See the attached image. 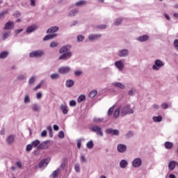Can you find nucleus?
Listing matches in <instances>:
<instances>
[{
	"mask_svg": "<svg viewBox=\"0 0 178 178\" xmlns=\"http://www.w3.org/2000/svg\"><path fill=\"white\" fill-rule=\"evenodd\" d=\"M120 115L121 116H126V115H133L134 113V110L131 108V106L130 104H127L125 106H121L120 105Z\"/></svg>",
	"mask_w": 178,
	"mask_h": 178,
	"instance_id": "nucleus-1",
	"label": "nucleus"
},
{
	"mask_svg": "<svg viewBox=\"0 0 178 178\" xmlns=\"http://www.w3.org/2000/svg\"><path fill=\"white\" fill-rule=\"evenodd\" d=\"M165 66V63L160 59H156L152 66V70L159 72Z\"/></svg>",
	"mask_w": 178,
	"mask_h": 178,
	"instance_id": "nucleus-2",
	"label": "nucleus"
},
{
	"mask_svg": "<svg viewBox=\"0 0 178 178\" xmlns=\"http://www.w3.org/2000/svg\"><path fill=\"white\" fill-rule=\"evenodd\" d=\"M114 66L118 69L119 72H123L124 70V59H120L115 62Z\"/></svg>",
	"mask_w": 178,
	"mask_h": 178,
	"instance_id": "nucleus-3",
	"label": "nucleus"
},
{
	"mask_svg": "<svg viewBox=\"0 0 178 178\" xmlns=\"http://www.w3.org/2000/svg\"><path fill=\"white\" fill-rule=\"evenodd\" d=\"M131 165L135 169H138L143 165V159L140 157H136L133 159Z\"/></svg>",
	"mask_w": 178,
	"mask_h": 178,
	"instance_id": "nucleus-4",
	"label": "nucleus"
},
{
	"mask_svg": "<svg viewBox=\"0 0 178 178\" xmlns=\"http://www.w3.org/2000/svg\"><path fill=\"white\" fill-rule=\"evenodd\" d=\"M112 108H113V111H114L113 118H115V119H118V118H119L120 116H122L120 115L121 113L120 104H114Z\"/></svg>",
	"mask_w": 178,
	"mask_h": 178,
	"instance_id": "nucleus-5",
	"label": "nucleus"
},
{
	"mask_svg": "<svg viewBox=\"0 0 178 178\" xmlns=\"http://www.w3.org/2000/svg\"><path fill=\"white\" fill-rule=\"evenodd\" d=\"M41 56H44V51L42 50L33 51L29 54V58H41Z\"/></svg>",
	"mask_w": 178,
	"mask_h": 178,
	"instance_id": "nucleus-6",
	"label": "nucleus"
},
{
	"mask_svg": "<svg viewBox=\"0 0 178 178\" xmlns=\"http://www.w3.org/2000/svg\"><path fill=\"white\" fill-rule=\"evenodd\" d=\"M90 130L93 131V133H96L97 136H100V137L104 136V132L102 131V128H101V127L95 125L90 127Z\"/></svg>",
	"mask_w": 178,
	"mask_h": 178,
	"instance_id": "nucleus-7",
	"label": "nucleus"
},
{
	"mask_svg": "<svg viewBox=\"0 0 178 178\" xmlns=\"http://www.w3.org/2000/svg\"><path fill=\"white\" fill-rule=\"evenodd\" d=\"M62 54L63 55H60L58 58L59 60H67L68 59H70L72 56H73V52L72 51H67Z\"/></svg>",
	"mask_w": 178,
	"mask_h": 178,
	"instance_id": "nucleus-8",
	"label": "nucleus"
},
{
	"mask_svg": "<svg viewBox=\"0 0 178 178\" xmlns=\"http://www.w3.org/2000/svg\"><path fill=\"white\" fill-rule=\"evenodd\" d=\"M58 73L60 74H68V73H70L72 72V68L69 66H63L61 67H59L58 69Z\"/></svg>",
	"mask_w": 178,
	"mask_h": 178,
	"instance_id": "nucleus-9",
	"label": "nucleus"
},
{
	"mask_svg": "<svg viewBox=\"0 0 178 178\" xmlns=\"http://www.w3.org/2000/svg\"><path fill=\"white\" fill-rule=\"evenodd\" d=\"M168 167L170 172H173L176 168H178V162L175 160H172L168 163Z\"/></svg>",
	"mask_w": 178,
	"mask_h": 178,
	"instance_id": "nucleus-10",
	"label": "nucleus"
},
{
	"mask_svg": "<svg viewBox=\"0 0 178 178\" xmlns=\"http://www.w3.org/2000/svg\"><path fill=\"white\" fill-rule=\"evenodd\" d=\"M129 54L130 51H129V49H122L118 51V56H120V58H127Z\"/></svg>",
	"mask_w": 178,
	"mask_h": 178,
	"instance_id": "nucleus-11",
	"label": "nucleus"
},
{
	"mask_svg": "<svg viewBox=\"0 0 178 178\" xmlns=\"http://www.w3.org/2000/svg\"><path fill=\"white\" fill-rule=\"evenodd\" d=\"M102 37V34L101 33H94V34H90L88 35V38L89 41L93 42V41H97V40H99Z\"/></svg>",
	"mask_w": 178,
	"mask_h": 178,
	"instance_id": "nucleus-12",
	"label": "nucleus"
},
{
	"mask_svg": "<svg viewBox=\"0 0 178 178\" xmlns=\"http://www.w3.org/2000/svg\"><path fill=\"white\" fill-rule=\"evenodd\" d=\"M50 143V140H45L42 142L37 147V149H47V148L49 147Z\"/></svg>",
	"mask_w": 178,
	"mask_h": 178,
	"instance_id": "nucleus-13",
	"label": "nucleus"
},
{
	"mask_svg": "<svg viewBox=\"0 0 178 178\" xmlns=\"http://www.w3.org/2000/svg\"><path fill=\"white\" fill-rule=\"evenodd\" d=\"M117 151L120 154H124L127 151V146L124 144L120 143L117 145Z\"/></svg>",
	"mask_w": 178,
	"mask_h": 178,
	"instance_id": "nucleus-14",
	"label": "nucleus"
},
{
	"mask_svg": "<svg viewBox=\"0 0 178 178\" xmlns=\"http://www.w3.org/2000/svg\"><path fill=\"white\" fill-rule=\"evenodd\" d=\"M136 41H138V42H145L149 40V35H143L140 36H138L136 38Z\"/></svg>",
	"mask_w": 178,
	"mask_h": 178,
	"instance_id": "nucleus-15",
	"label": "nucleus"
},
{
	"mask_svg": "<svg viewBox=\"0 0 178 178\" xmlns=\"http://www.w3.org/2000/svg\"><path fill=\"white\" fill-rule=\"evenodd\" d=\"M70 49H72V45H64L63 46L60 50V54H65L66 52H70Z\"/></svg>",
	"mask_w": 178,
	"mask_h": 178,
	"instance_id": "nucleus-16",
	"label": "nucleus"
},
{
	"mask_svg": "<svg viewBox=\"0 0 178 178\" xmlns=\"http://www.w3.org/2000/svg\"><path fill=\"white\" fill-rule=\"evenodd\" d=\"M37 29H38V27L37 26L36 24L31 25V26L27 27V29L26 30V33L27 34H30L31 33H34V31H35V30H37Z\"/></svg>",
	"mask_w": 178,
	"mask_h": 178,
	"instance_id": "nucleus-17",
	"label": "nucleus"
},
{
	"mask_svg": "<svg viewBox=\"0 0 178 178\" xmlns=\"http://www.w3.org/2000/svg\"><path fill=\"white\" fill-rule=\"evenodd\" d=\"M59 31V27L54 26H51L47 31V34H55V33H57V31Z\"/></svg>",
	"mask_w": 178,
	"mask_h": 178,
	"instance_id": "nucleus-18",
	"label": "nucleus"
},
{
	"mask_svg": "<svg viewBox=\"0 0 178 178\" xmlns=\"http://www.w3.org/2000/svg\"><path fill=\"white\" fill-rule=\"evenodd\" d=\"M15 27V24L11 22L8 21L7 23L5 24L3 30H12Z\"/></svg>",
	"mask_w": 178,
	"mask_h": 178,
	"instance_id": "nucleus-19",
	"label": "nucleus"
},
{
	"mask_svg": "<svg viewBox=\"0 0 178 178\" xmlns=\"http://www.w3.org/2000/svg\"><path fill=\"white\" fill-rule=\"evenodd\" d=\"M6 143L8 144V145H12L13 143H15V135H9L7 136Z\"/></svg>",
	"mask_w": 178,
	"mask_h": 178,
	"instance_id": "nucleus-20",
	"label": "nucleus"
},
{
	"mask_svg": "<svg viewBox=\"0 0 178 178\" xmlns=\"http://www.w3.org/2000/svg\"><path fill=\"white\" fill-rule=\"evenodd\" d=\"M48 163H49V159H46L44 160L40 161L39 163V168H47L48 166Z\"/></svg>",
	"mask_w": 178,
	"mask_h": 178,
	"instance_id": "nucleus-21",
	"label": "nucleus"
},
{
	"mask_svg": "<svg viewBox=\"0 0 178 178\" xmlns=\"http://www.w3.org/2000/svg\"><path fill=\"white\" fill-rule=\"evenodd\" d=\"M163 120V118H162V115H154L152 117V121L154 123H161Z\"/></svg>",
	"mask_w": 178,
	"mask_h": 178,
	"instance_id": "nucleus-22",
	"label": "nucleus"
},
{
	"mask_svg": "<svg viewBox=\"0 0 178 178\" xmlns=\"http://www.w3.org/2000/svg\"><path fill=\"white\" fill-rule=\"evenodd\" d=\"M127 166H129V161H127V160L122 159L120 161V167L121 168V169H126Z\"/></svg>",
	"mask_w": 178,
	"mask_h": 178,
	"instance_id": "nucleus-23",
	"label": "nucleus"
},
{
	"mask_svg": "<svg viewBox=\"0 0 178 178\" xmlns=\"http://www.w3.org/2000/svg\"><path fill=\"white\" fill-rule=\"evenodd\" d=\"M57 36L58 34L56 33L48 34L43 38V41H48L49 40H52L53 38H55V37Z\"/></svg>",
	"mask_w": 178,
	"mask_h": 178,
	"instance_id": "nucleus-24",
	"label": "nucleus"
},
{
	"mask_svg": "<svg viewBox=\"0 0 178 178\" xmlns=\"http://www.w3.org/2000/svg\"><path fill=\"white\" fill-rule=\"evenodd\" d=\"M60 109L62 111L63 115H67L69 110L67 109V106L66 104H60Z\"/></svg>",
	"mask_w": 178,
	"mask_h": 178,
	"instance_id": "nucleus-25",
	"label": "nucleus"
},
{
	"mask_svg": "<svg viewBox=\"0 0 178 178\" xmlns=\"http://www.w3.org/2000/svg\"><path fill=\"white\" fill-rule=\"evenodd\" d=\"M165 149H172L173 148V142L166 141L164 143Z\"/></svg>",
	"mask_w": 178,
	"mask_h": 178,
	"instance_id": "nucleus-26",
	"label": "nucleus"
},
{
	"mask_svg": "<svg viewBox=\"0 0 178 178\" xmlns=\"http://www.w3.org/2000/svg\"><path fill=\"white\" fill-rule=\"evenodd\" d=\"M74 86V81L73 79H67L65 82V86L67 88H72Z\"/></svg>",
	"mask_w": 178,
	"mask_h": 178,
	"instance_id": "nucleus-27",
	"label": "nucleus"
},
{
	"mask_svg": "<svg viewBox=\"0 0 178 178\" xmlns=\"http://www.w3.org/2000/svg\"><path fill=\"white\" fill-rule=\"evenodd\" d=\"M31 108L33 112H40L41 111V107L37 103L32 104Z\"/></svg>",
	"mask_w": 178,
	"mask_h": 178,
	"instance_id": "nucleus-28",
	"label": "nucleus"
},
{
	"mask_svg": "<svg viewBox=\"0 0 178 178\" xmlns=\"http://www.w3.org/2000/svg\"><path fill=\"white\" fill-rule=\"evenodd\" d=\"M113 86L117 87L118 88H120L121 90H124L126 88V86L120 82H114Z\"/></svg>",
	"mask_w": 178,
	"mask_h": 178,
	"instance_id": "nucleus-29",
	"label": "nucleus"
},
{
	"mask_svg": "<svg viewBox=\"0 0 178 178\" xmlns=\"http://www.w3.org/2000/svg\"><path fill=\"white\" fill-rule=\"evenodd\" d=\"M123 22V17H118L114 20V26H120Z\"/></svg>",
	"mask_w": 178,
	"mask_h": 178,
	"instance_id": "nucleus-30",
	"label": "nucleus"
},
{
	"mask_svg": "<svg viewBox=\"0 0 178 178\" xmlns=\"http://www.w3.org/2000/svg\"><path fill=\"white\" fill-rule=\"evenodd\" d=\"M11 32L10 31H5L2 33V40L5 41V40H7L8 37H10Z\"/></svg>",
	"mask_w": 178,
	"mask_h": 178,
	"instance_id": "nucleus-31",
	"label": "nucleus"
},
{
	"mask_svg": "<svg viewBox=\"0 0 178 178\" xmlns=\"http://www.w3.org/2000/svg\"><path fill=\"white\" fill-rule=\"evenodd\" d=\"M125 137L127 140H129V138H132V137H134V131H129L125 134Z\"/></svg>",
	"mask_w": 178,
	"mask_h": 178,
	"instance_id": "nucleus-32",
	"label": "nucleus"
},
{
	"mask_svg": "<svg viewBox=\"0 0 178 178\" xmlns=\"http://www.w3.org/2000/svg\"><path fill=\"white\" fill-rule=\"evenodd\" d=\"M77 13H79V10H72L68 13L67 16H69L70 17H73V16H76V14Z\"/></svg>",
	"mask_w": 178,
	"mask_h": 178,
	"instance_id": "nucleus-33",
	"label": "nucleus"
},
{
	"mask_svg": "<svg viewBox=\"0 0 178 178\" xmlns=\"http://www.w3.org/2000/svg\"><path fill=\"white\" fill-rule=\"evenodd\" d=\"M8 55H9V52L4 51L0 53V59H5L6 58H8Z\"/></svg>",
	"mask_w": 178,
	"mask_h": 178,
	"instance_id": "nucleus-34",
	"label": "nucleus"
},
{
	"mask_svg": "<svg viewBox=\"0 0 178 178\" xmlns=\"http://www.w3.org/2000/svg\"><path fill=\"white\" fill-rule=\"evenodd\" d=\"M60 76L58 73H54L50 75V79L51 80H58V79H60Z\"/></svg>",
	"mask_w": 178,
	"mask_h": 178,
	"instance_id": "nucleus-35",
	"label": "nucleus"
},
{
	"mask_svg": "<svg viewBox=\"0 0 178 178\" xmlns=\"http://www.w3.org/2000/svg\"><path fill=\"white\" fill-rule=\"evenodd\" d=\"M97 94H98V91H97V90H93L90 91V92L89 93V98H95Z\"/></svg>",
	"mask_w": 178,
	"mask_h": 178,
	"instance_id": "nucleus-36",
	"label": "nucleus"
},
{
	"mask_svg": "<svg viewBox=\"0 0 178 178\" xmlns=\"http://www.w3.org/2000/svg\"><path fill=\"white\" fill-rule=\"evenodd\" d=\"M93 122L95 123H97V124H101V123H104V118H93Z\"/></svg>",
	"mask_w": 178,
	"mask_h": 178,
	"instance_id": "nucleus-37",
	"label": "nucleus"
},
{
	"mask_svg": "<svg viewBox=\"0 0 178 178\" xmlns=\"http://www.w3.org/2000/svg\"><path fill=\"white\" fill-rule=\"evenodd\" d=\"M37 77L35 76H32L29 79V84L31 86L32 84H34L35 83Z\"/></svg>",
	"mask_w": 178,
	"mask_h": 178,
	"instance_id": "nucleus-38",
	"label": "nucleus"
},
{
	"mask_svg": "<svg viewBox=\"0 0 178 178\" xmlns=\"http://www.w3.org/2000/svg\"><path fill=\"white\" fill-rule=\"evenodd\" d=\"M59 168L56 169L55 171H54L51 174V175H50V178H56V176H58V175H59Z\"/></svg>",
	"mask_w": 178,
	"mask_h": 178,
	"instance_id": "nucleus-39",
	"label": "nucleus"
},
{
	"mask_svg": "<svg viewBox=\"0 0 178 178\" xmlns=\"http://www.w3.org/2000/svg\"><path fill=\"white\" fill-rule=\"evenodd\" d=\"M87 3V1L84 0H81L76 3H75V6H83Z\"/></svg>",
	"mask_w": 178,
	"mask_h": 178,
	"instance_id": "nucleus-40",
	"label": "nucleus"
},
{
	"mask_svg": "<svg viewBox=\"0 0 178 178\" xmlns=\"http://www.w3.org/2000/svg\"><path fill=\"white\" fill-rule=\"evenodd\" d=\"M31 102V99H30V96L29 95H26L24 98V104H30Z\"/></svg>",
	"mask_w": 178,
	"mask_h": 178,
	"instance_id": "nucleus-41",
	"label": "nucleus"
},
{
	"mask_svg": "<svg viewBox=\"0 0 178 178\" xmlns=\"http://www.w3.org/2000/svg\"><path fill=\"white\" fill-rule=\"evenodd\" d=\"M40 140H35L31 142V145L32 147H33L34 148H35L36 147H38V145H40Z\"/></svg>",
	"mask_w": 178,
	"mask_h": 178,
	"instance_id": "nucleus-42",
	"label": "nucleus"
},
{
	"mask_svg": "<svg viewBox=\"0 0 178 178\" xmlns=\"http://www.w3.org/2000/svg\"><path fill=\"white\" fill-rule=\"evenodd\" d=\"M136 94V88H131L129 91H128V95L130 97H133Z\"/></svg>",
	"mask_w": 178,
	"mask_h": 178,
	"instance_id": "nucleus-43",
	"label": "nucleus"
},
{
	"mask_svg": "<svg viewBox=\"0 0 178 178\" xmlns=\"http://www.w3.org/2000/svg\"><path fill=\"white\" fill-rule=\"evenodd\" d=\"M26 79H27V76H26V75L23 74H21L17 76V80H19V81H23V80H26Z\"/></svg>",
	"mask_w": 178,
	"mask_h": 178,
	"instance_id": "nucleus-44",
	"label": "nucleus"
},
{
	"mask_svg": "<svg viewBox=\"0 0 178 178\" xmlns=\"http://www.w3.org/2000/svg\"><path fill=\"white\" fill-rule=\"evenodd\" d=\"M74 74L76 77H80V76H81V74H83V71L78 70H75L74 72Z\"/></svg>",
	"mask_w": 178,
	"mask_h": 178,
	"instance_id": "nucleus-45",
	"label": "nucleus"
},
{
	"mask_svg": "<svg viewBox=\"0 0 178 178\" xmlns=\"http://www.w3.org/2000/svg\"><path fill=\"white\" fill-rule=\"evenodd\" d=\"M76 38H77V42H83L86 37L83 35H79Z\"/></svg>",
	"mask_w": 178,
	"mask_h": 178,
	"instance_id": "nucleus-46",
	"label": "nucleus"
},
{
	"mask_svg": "<svg viewBox=\"0 0 178 178\" xmlns=\"http://www.w3.org/2000/svg\"><path fill=\"white\" fill-rule=\"evenodd\" d=\"M86 147L87 148H88V149H91V148L94 147V143L92 142V140H90L89 142H88L86 143Z\"/></svg>",
	"mask_w": 178,
	"mask_h": 178,
	"instance_id": "nucleus-47",
	"label": "nucleus"
},
{
	"mask_svg": "<svg viewBox=\"0 0 178 178\" xmlns=\"http://www.w3.org/2000/svg\"><path fill=\"white\" fill-rule=\"evenodd\" d=\"M84 99H86V96L84 95H81L78 99H77V102L79 103L80 102H83V101H84Z\"/></svg>",
	"mask_w": 178,
	"mask_h": 178,
	"instance_id": "nucleus-48",
	"label": "nucleus"
},
{
	"mask_svg": "<svg viewBox=\"0 0 178 178\" xmlns=\"http://www.w3.org/2000/svg\"><path fill=\"white\" fill-rule=\"evenodd\" d=\"M120 131L119 129H112V136H120Z\"/></svg>",
	"mask_w": 178,
	"mask_h": 178,
	"instance_id": "nucleus-49",
	"label": "nucleus"
},
{
	"mask_svg": "<svg viewBox=\"0 0 178 178\" xmlns=\"http://www.w3.org/2000/svg\"><path fill=\"white\" fill-rule=\"evenodd\" d=\"M96 29L97 30H105L106 29V24L97 25L96 26Z\"/></svg>",
	"mask_w": 178,
	"mask_h": 178,
	"instance_id": "nucleus-50",
	"label": "nucleus"
},
{
	"mask_svg": "<svg viewBox=\"0 0 178 178\" xmlns=\"http://www.w3.org/2000/svg\"><path fill=\"white\" fill-rule=\"evenodd\" d=\"M59 44L55 41H53L50 43V48H56Z\"/></svg>",
	"mask_w": 178,
	"mask_h": 178,
	"instance_id": "nucleus-51",
	"label": "nucleus"
},
{
	"mask_svg": "<svg viewBox=\"0 0 178 178\" xmlns=\"http://www.w3.org/2000/svg\"><path fill=\"white\" fill-rule=\"evenodd\" d=\"M173 45H174V48L178 52V40L177 39L174 40Z\"/></svg>",
	"mask_w": 178,
	"mask_h": 178,
	"instance_id": "nucleus-52",
	"label": "nucleus"
},
{
	"mask_svg": "<svg viewBox=\"0 0 178 178\" xmlns=\"http://www.w3.org/2000/svg\"><path fill=\"white\" fill-rule=\"evenodd\" d=\"M32 149H33V146L31 143L26 145V152H30V151H31Z\"/></svg>",
	"mask_w": 178,
	"mask_h": 178,
	"instance_id": "nucleus-53",
	"label": "nucleus"
},
{
	"mask_svg": "<svg viewBox=\"0 0 178 178\" xmlns=\"http://www.w3.org/2000/svg\"><path fill=\"white\" fill-rule=\"evenodd\" d=\"M163 15L165 17V19L166 20H168V22H170L171 18H170V15L169 14L165 13L163 14Z\"/></svg>",
	"mask_w": 178,
	"mask_h": 178,
	"instance_id": "nucleus-54",
	"label": "nucleus"
},
{
	"mask_svg": "<svg viewBox=\"0 0 178 178\" xmlns=\"http://www.w3.org/2000/svg\"><path fill=\"white\" fill-rule=\"evenodd\" d=\"M80 161L82 163H86V162H87V159H86V156H84V155L81 154L80 156Z\"/></svg>",
	"mask_w": 178,
	"mask_h": 178,
	"instance_id": "nucleus-55",
	"label": "nucleus"
},
{
	"mask_svg": "<svg viewBox=\"0 0 178 178\" xmlns=\"http://www.w3.org/2000/svg\"><path fill=\"white\" fill-rule=\"evenodd\" d=\"M5 15H8V10L1 11L0 13V19H2V17H5Z\"/></svg>",
	"mask_w": 178,
	"mask_h": 178,
	"instance_id": "nucleus-56",
	"label": "nucleus"
},
{
	"mask_svg": "<svg viewBox=\"0 0 178 178\" xmlns=\"http://www.w3.org/2000/svg\"><path fill=\"white\" fill-rule=\"evenodd\" d=\"M58 137L59 138H65V133H63V131H60L58 133Z\"/></svg>",
	"mask_w": 178,
	"mask_h": 178,
	"instance_id": "nucleus-57",
	"label": "nucleus"
},
{
	"mask_svg": "<svg viewBox=\"0 0 178 178\" xmlns=\"http://www.w3.org/2000/svg\"><path fill=\"white\" fill-rule=\"evenodd\" d=\"M81 141H83V139L77 140V148H79V149H80L81 147Z\"/></svg>",
	"mask_w": 178,
	"mask_h": 178,
	"instance_id": "nucleus-58",
	"label": "nucleus"
},
{
	"mask_svg": "<svg viewBox=\"0 0 178 178\" xmlns=\"http://www.w3.org/2000/svg\"><path fill=\"white\" fill-rule=\"evenodd\" d=\"M74 169L76 172H80V164L79 163L75 164Z\"/></svg>",
	"mask_w": 178,
	"mask_h": 178,
	"instance_id": "nucleus-59",
	"label": "nucleus"
},
{
	"mask_svg": "<svg viewBox=\"0 0 178 178\" xmlns=\"http://www.w3.org/2000/svg\"><path fill=\"white\" fill-rule=\"evenodd\" d=\"M161 108L162 109H168V108H169V105L166 103H163L161 104Z\"/></svg>",
	"mask_w": 178,
	"mask_h": 178,
	"instance_id": "nucleus-60",
	"label": "nucleus"
},
{
	"mask_svg": "<svg viewBox=\"0 0 178 178\" xmlns=\"http://www.w3.org/2000/svg\"><path fill=\"white\" fill-rule=\"evenodd\" d=\"M36 98H37L38 99H41V98H42V93H41V92H38V93L36 94Z\"/></svg>",
	"mask_w": 178,
	"mask_h": 178,
	"instance_id": "nucleus-61",
	"label": "nucleus"
},
{
	"mask_svg": "<svg viewBox=\"0 0 178 178\" xmlns=\"http://www.w3.org/2000/svg\"><path fill=\"white\" fill-rule=\"evenodd\" d=\"M70 106H76V101L74 100H71L70 102Z\"/></svg>",
	"mask_w": 178,
	"mask_h": 178,
	"instance_id": "nucleus-62",
	"label": "nucleus"
},
{
	"mask_svg": "<svg viewBox=\"0 0 178 178\" xmlns=\"http://www.w3.org/2000/svg\"><path fill=\"white\" fill-rule=\"evenodd\" d=\"M41 137H47V130H44V131L41 133Z\"/></svg>",
	"mask_w": 178,
	"mask_h": 178,
	"instance_id": "nucleus-63",
	"label": "nucleus"
},
{
	"mask_svg": "<svg viewBox=\"0 0 178 178\" xmlns=\"http://www.w3.org/2000/svg\"><path fill=\"white\" fill-rule=\"evenodd\" d=\"M169 178H176V175L175 174H170L168 175Z\"/></svg>",
	"mask_w": 178,
	"mask_h": 178,
	"instance_id": "nucleus-64",
	"label": "nucleus"
}]
</instances>
